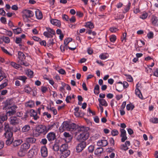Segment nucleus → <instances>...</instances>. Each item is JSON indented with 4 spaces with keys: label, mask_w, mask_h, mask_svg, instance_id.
I'll use <instances>...</instances> for the list:
<instances>
[{
    "label": "nucleus",
    "mask_w": 158,
    "mask_h": 158,
    "mask_svg": "<svg viewBox=\"0 0 158 158\" xmlns=\"http://www.w3.org/2000/svg\"><path fill=\"white\" fill-rule=\"evenodd\" d=\"M4 130L5 131L4 134L5 138L7 139L6 143L7 145H10L12 142V140L14 139L13 137V133L12 131V128L9 126V124L6 122L4 123Z\"/></svg>",
    "instance_id": "f257e3e1"
},
{
    "label": "nucleus",
    "mask_w": 158,
    "mask_h": 158,
    "mask_svg": "<svg viewBox=\"0 0 158 158\" xmlns=\"http://www.w3.org/2000/svg\"><path fill=\"white\" fill-rule=\"evenodd\" d=\"M76 127L77 125L75 123H69L67 122H64L60 127V129L62 130L74 131H76Z\"/></svg>",
    "instance_id": "f03ea898"
},
{
    "label": "nucleus",
    "mask_w": 158,
    "mask_h": 158,
    "mask_svg": "<svg viewBox=\"0 0 158 158\" xmlns=\"http://www.w3.org/2000/svg\"><path fill=\"white\" fill-rule=\"evenodd\" d=\"M46 128V125H39L36 127V131L40 134L45 135L47 133Z\"/></svg>",
    "instance_id": "7ed1b4c3"
},
{
    "label": "nucleus",
    "mask_w": 158,
    "mask_h": 158,
    "mask_svg": "<svg viewBox=\"0 0 158 158\" xmlns=\"http://www.w3.org/2000/svg\"><path fill=\"white\" fill-rule=\"evenodd\" d=\"M89 136V132L86 131L81 133L78 136V138L80 140H86Z\"/></svg>",
    "instance_id": "20e7f679"
},
{
    "label": "nucleus",
    "mask_w": 158,
    "mask_h": 158,
    "mask_svg": "<svg viewBox=\"0 0 158 158\" xmlns=\"http://www.w3.org/2000/svg\"><path fill=\"white\" fill-rule=\"evenodd\" d=\"M57 122L51 123L50 124L46 126L47 132L52 129H54L56 128H57Z\"/></svg>",
    "instance_id": "39448f33"
},
{
    "label": "nucleus",
    "mask_w": 158,
    "mask_h": 158,
    "mask_svg": "<svg viewBox=\"0 0 158 158\" xmlns=\"http://www.w3.org/2000/svg\"><path fill=\"white\" fill-rule=\"evenodd\" d=\"M7 119V115L2 114L0 115V129L3 127V123Z\"/></svg>",
    "instance_id": "423d86ee"
},
{
    "label": "nucleus",
    "mask_w": 158,
    "mask_h": 158,
    "mask_svg": "<svg viewBox=\"0 0 158 158\" xmlns=\"http://www.w3.org/2000/svg\"><path fill=\"white\" fill-rule=\"evenodd\" d=\"M85 142H82L79 143L77 147L76 150L77 152H81L86 146Z\"/></svg>",
    "instance_id": "0eeeda50"
},
{
    "label": "nucleus",
    "mask_w": 158,
    "mask_h": 158,
    "mask_svg": "<svg viewBox=\"0 0 158 158\" xmlns=\"http://www.w3.org/2000/svg\"><path fill=\"white\" fill-rule=\"evenodd\" d=\"M46 138L49 141L51 142L56 139V134L53 132H50L47 135Z\"/></svg>",
    "instance_id": "6e6552de"
},
{
    "label": "nucleus",
    "mask_w": 158,
    "mask_h": 158,
    "mask_svg": "<svg viewBox=\"0 0 158 158\" xmlns=\"http://www.w3.org/2000/svg\"><path fill=\"white\" fill-rule=\"evenodd\" d=\"M23 141L21 139L15 140H12L11 143L10 144L11 145L13 148H17L22 143Z\"/></svg>",
    "instance_id": "1a4fd4ad"
},
{
    "label": "nucleus",
    "mask_w": 158,
    "mask_h": 158,
    "mask_svg": "<svg viewBox=\"0 0 158 158\" xmlns=\"http://www.w3.org/2000/svg\"><path fill=\"white\" fill-rule=\"evenodd\" d=\"M17 108V106H16L10 107V110L7 111L6 114L7 115H8L9 116H10L15 114L16 113V110Z\"/></svg>",
    "instance_id": "9d476101"
},
{
    "label": "nucleus",
    "mask_w": 158,
    "mask_h": 158,
    "mask_svg": "<svg viewBox=\"0 0 158 158\" xmlns=\"http://www.w3.org/2000/svg\"><path fill=\"white\" fill-rule=\"evenodd\" d=\"M23 12L26 18L33 17L34 15L33 11L30 10L25 9L23 11Z\"/></svg>",
    "instance_id": "9b49d317"
},
{
    "label": "nucleus",
    "mask_w": 158,
    "mask_h": 158,
    "mask_svg": "<svg viewBox=\"0 0 158 158\" xmlns=\"http://www.w3.org/2000/svg\"><path fill=\"white\" fill-rule=\"evenodd\" d=\"M37 150L34 149V147L31 149L28 153V156L29 158H31L37 154Z\"/></svg>",
    "instance_id": "f8f14e48"
},
{
    "label": "nucleus",
    "mask_w": 158,
    "mask_h": 158,
    "mask_svg": "<svg viewBox=\"0 0 158 158\" xmlns=\"http://www.w3.org/2000/svg\"><path fill=\"white\" fill-rule=\"evenodd\" d=\"M41 156L44 158L46 157L48 155V152L47 148L46 146L42 147L40 149Z\"/></svg>",
    "instance_id": "ddd939ff"
},
{
    "label": "nucleus",
    "mask_w": 158,
    "mask_h": 158,
    "mask_svg": "<svg viewBox=\"0 0 158 158\" xmlns=\"http://www.w3.org/2000/svg\"><path fill=\"white\" fill-rule=\"evenodd\" d=\"M19 123V119L16 117H12L10 118V123L13 125H15Z\"/></svg>",
    "instance_id": "4468645a"
},
{
    "label": "nucleus",
    "mask_w": 158,
    "mask_h": 158,
    "mask_svg": "<svg viewBox=\"0 0 158 158\" xmlns=\"http://www.w3.org/2000/svg\"><path fill=\"white\" fill-rule=\"evenodd\" d=\"M30 113L31 116L33 117L34 120H36L39 118V116L37 114V112L35 110L31 109L30 110Z\"/></svg>",
    "instance_id": "2eb2a0df"
},
{
    "label": "nucleus",
    "mask_w": 158,
    "mask_h": 158,
    "mask_svg": "<svg viewBox=\"0 0 158 158\" xmlns=\"http://www.w3.org/2000/svg\"><path fill=\"white\" fill-rule=\"evenodd\" d=\"M70 151L68 150H66L64 151L61 152L60 155V158H66L70 154Z\"/></svg>",
    "instance_id": "dca6fc26"
},
{
    "label": "nucleus",
    "mask_w": 158,
    "mask_h": 158,
    "mask_svg": "<svg viewBox=\"0 0 158 158\" xmlns=\"http://www.w3.org/2000/svg\"><path fill=\"white\" fill-rule=\"evenodd\" d=\"M63 135L65 137V140L66 142H69L72 139V137L69 133L64 132Z\"/></svg>",
    "instance_id": "f3484780"
},
{
    "label": "nucleus",
    "mask_w": 158,
    "mask_h": 158,
    "mask_svg": "<svg viewBox=\"0 0 158 158\" xmlns=\"http://www.w3.org/2000/svg\"><path fill=\"white\" fill-rule=\"evenodd\" d=\"M35 102L32 100H30L25 103V106L26 107L32 108L35 106Z\"/></svg>",
    "instance_id": "a211bd4d"
},
{
    "label": "nucleus",
    "mask_w": 158,
    "mask_h": 158,
    "mask_svg": "<svg viewBox=\"0 0 158 158\" xmlns=\"http://www.w3.org/2000/svg\"><path fill=\"white\" fill-rule=\"evenodd\" d=\"M151 23L153 25L158 26V19L154 15H152L151 19Z\"/></svg>",
    "instance_id": "6ab92c4d"
},
{
    "label": "nucleus",
    "mask_w": 158,
    "mask_h": 158,
    "mask_svg": "<svg viewBox=\"0 0 158 158\" xmlns=\"http://www.w3.org/2000/svg\"><path fill=\"white\" fill-rule=\"evenodd\" d=\"M108 144L107 141L106 139L99 140L97 142V144L98 146L101 147H105Z\"/></svg>",
    "instance_id": "aec40b11"
},
{
    "label": "nucleus",
    "mask_w": 158,
    "mask_h": 158,
    "mask_svg": "<svg viewBox=\"0 0 158 158\" xmlns=\"http://www.w3.org/2000/svg\"><path fill=\"white\" fill-rule=\"evenodd\" d=\"M36 18L38 19H41L43 17L42 13L41 11L38 9L36 10L35 12Z\"/></svg>",
    "instance_id": "412c9836"
},
{
    "label": "nucleus",
    "mask_w": 158,
    "mask_h": 158,
    "mask_svg": "<svg viewBox=\"0 0 158 158\" xmlns=\"http://www.w3.org/2000/svg\"><path fill=\"white\" fill-rule=\"evenodd\" d=\"M30 145L29 144L27 143H24L21 145L20 148L22 150L27 152V150L30 148Z\"/></svg>",
    "instance_id": "4be33fe9"
},
{
    "label": "nucleus",
    "mask_w": 158,
    "mask_h": 158,
    "mask_svg": "<svg viewBox=\"0 0 158 158\" xmlns=\"http://www.w3.org/2000/svg\"><path fill=\"white\" fill-rule=\"evenodd\" d=\"M36 139L34 137H28L26 139V141L28 143H34L36 141Z\"/></svg>",
    "instance_id": "5701e85b"
},
{
    "label": "nucleus",
    "mask_w": 158,
    "mask_h": 158,
    "mask_svg": "<svg viewBox=\"0 0 158 158\" xmlns=\"http://www.w3.org/2000/svg\"><path fill=\"white\" fill-rule=\"evenodd\" d=\"M15 79H18L22 81L23 83H26L27 77L25 76H19L16 77L15 78Z\"/></svg>",
    "instance_id": "b1692460"
},
{
    "label": "nucleus",
    "mask_w": 158,
    "mask_h": 158,
    "mask_svg": "<svg viewBox=\"0 0 158 158\" xmlns=\"http://www.w3.org/2000/svg\"><path fill=\"white\" fill-rule=\"evenodd\" d=\"M50 22L53 25L57 26H60L61 24L60 21L56 19H51Z\"/></svg>",
    "instance_id": "393cba45"
},
{
    "label": "nucleus",
    "mask_w": 158,
    "mask_h": 158,
    "mask_svg": "<svg viewBox=\"0 0 158 158\" xmlns=\"http://www.w3.org/2000/svg\"><path fill=\"white\" fill-rule=\"evenodd\" d=\"M85 27L90 29H93L94 27V24L91 21H88L85 23Z\"/></svg>",
    "instance_id": "a878e982"
},
{
    "label": "nucleus",
    "mask_w": 158,
    "mask_h": 158,
    "mask_svg": "<svg viewBox=\"0 0 158 158\" xmlns=\"http://www.w3.org/2000/svg\"><path fill=\"white\" fill-rule=\"evenodd\" d=\"M76 133L82 132L85 131L86 130H85V128L84 126H79L78 125H77V127L76 129Z\"/></svg>",
    "instance_id": "bb28decb"
},
{
    "label": "nucleus",
    "mask_w": 158,
    "mask_h": 158,
    "mask_svg": "<svg viewBox=\"0 0 158 158\" xmlns=\"http://www.w3.org/2000/svg\"><path fill=\"white\" fill-rule=\"evenodd\" d=\"M135 93L139 98L141 99H143L142 94L139 89H136L135 90Z\"/></svg>",
    "instance_id": "cd10ccee"
},
{
    "label": "nucleus",
    "mask_w": 158,
    "mask_h": 158,
    "mask_svg": "<svg viewBox=\"0 0 158 158\" xmlns=\"http://www.w3.org/2000/svg\"><path fill=\"white\" fill-rule=\"evenodd\" d=\"M30 127L29 125H25L22 128L21 131L22 132H27L30 130Z\"/></svg>",
    "instance_id": "c85d7f7f"
},
{
    "label": "nucleus",
    "mask_w": 158,
    "mask_h": 158,
    "mask_svg": "<svg viewBox=\"0 0 158 158\" xmlns=\"http://www.w3.org/2000/svg\"><path fill=\"white\" fill-rule=\"evenodd\" d=\"M18 57L19 60H23L26 58V56L21 51L18 52Z\"/></svg>",
    "instance_id": "c756f323"
},
{
    "label": "nucleus",
    "mask_w": 158,
    "mask_h": 158,
    "mask_svg": "<svg viewBox=\"0 0 158 158\" xmlns=\"http://www.w3.org/2000/svg\"><path fill=\"white\" fill-rule=\"evenodd\" d=\"M109 55L107 53H102L99 56L100 58L102 60H105L107 58Z\"/></svg>",
    "instance_id": "7c9ffc66"
},
{
    "label": "nucleus",
    "mask_w": 158,
    "mask_h": 158,
    "mask_svg": "<svg viewBox=\"0 0 158 158\" xmlns=\"http://www.w3.org/2000/svg\"><path fill=\"white\" fill-rule=\"evenodd\" d=\"M98 100L100 104L102 106H108V103L105 99L98 98Z\"/></svg>",
    "instance_id": "2f4dec72"
},
{
    "label": "nucleus",
    "mask_w": 158,
    "mask_h": 158,
    "mask_svg": "<svg viewBox=\"0 0 158 158\" xmlns=\"http://www.w3.org/2000/svg\"><path fill=\"white\" fill-rule=\"evenodd\" d=\"M68 147L67 144H62L60 146V149L61 152L64 151L66 150H68Z\"/></svg>",
    "instance_id": "473e14b6"
},
{
    "label": "nucleus",
    "mask_w": 158,
    "mask_h": 158,
    "mask_svg": "<svg viewBox=\"0 0 158 158\" xmlns=\"http://www.w3.org/2000/svg\"><path fill=\"white\" fill-rule=\"evenodd\" d=\"M100 87L98 85H97L94 87V92L95 94L98 95L100 93Z\"/></svg>",
    "instance_id": "72a5a7b5"
},
{
    "label": "nucleus",
    "mask_w": 158,
    "mask_h": 158,
    "mask_svg": "<svg viewBox=\"0 0 158 158\" xmlns=\"http://www.w3.org/2000/svg\"><path fill=\"white\" fill-rule=\"evenodd\" d=\"M12 103V100L11 99H7L5 103V107L9 108L10 107L8 106L10 105Z\"/></svg>",
    "instance_id": "f704fd0d"
},
{
    "label": "nucleus",
    "mask_w": 158,
    "mask_h": 158,
    "mask_svg": "<svg viewBox=\"0 0 158 158\" xmlns=\"http://www.w3.org/2000/svg\"><path fill=\"white\" fill-rule=\"evenodd\" d=\"M55 42L54 41V39L52 38H51L49 40L47 44V46L49 47L50 46H52L53 45L55 44Z\"/></svg>",
    "instance_id": "c9c22d12"
},
{
    "label": "nucleus",
    "mask_w": 158,
    "mask_h": 158,
    "mask_svg": "<svg viewBox=\"0 0 158 158\" xmlns=\"http://www.w3.org/2000/svg\"><path fill=\"white\" fill-rule=\"evenodd\" d=\"M103 151V149L101 147L97 148L95 151V154L97 155L101 154Z\"/></svg>",
    "instance_id": "e433bc0d"
},
{
    "label": "nucleus",
    "mask_w": 158,
    "mask_h": 158,
    "mask_svg": "<svg viewBox=\"0 0 158 158\" xmlns=\"http://www.w3.org/2000/svg\"><path fill=\"white\" fill-rule=\"evenodd\" d=\"M5 82L0 85V90L4 88L7 86L8 85V80L7 79L5 80Z\"/></svg>",
    "instance_id": "4c0bfd02"
},
{
    "label": "nucleus",
    "mask_w": 158,
    "mask_h": 158,
    "mask_svg": "<svg viewBox=\"0 0 158 158\" xmlns=\"http://www.w3.org/2000/svg\"><path fill=\"white\" fill-rule=\"evenodd\" d=\"M131 5V3L130 2H129L128 4L127 5V6L124 8V10L123 11V13H126L129 10Z\"/></svg>",
    "instance_id": "58836bf2"
},
{
    "label": "nucleus",
    "mask_w": 158,
    "mask_h": 158,
    "mask_svg": "<svg viewBox=\"0 0 158 158\" xmlns=\"http://www.w3.org/2000/svg\"><path fill=\"white\" fill-rule=\"evenodd\" d=\"M26 151L20 149L18 152V155L19 156H23L26 154Z\"/></svg>",
    "instance_id": "ea45409f"
},
{
    "label": "nucleus",
    "mask_w": 158,
    "mask_h": 158,
    "mask_svg": "<svg viewBox=\"0 0 158 158\" xmlns=\"http://www.w3.org/2000/svg\"><path fill=\"white\" fill-rule=\"evenodd\" d=\"M13 32L14 34H19L22 31V30L21 28L18 27L16 29H13Z\"/></svg>",
    "instance_id": "a19ab883"
},
{
    "label": "nucleus",
    "mask_w": 158,
    "mask_h": 158,
    "mask_svg": "<svg viewBox=\"0 0 158 158\" xmlns=\"http://www.w3.org/2000/svg\"><path fill=\"white\" fill-rule=\"evenodd\" d=\"M31 90V89L29 86V85H27L25 86L24 88L25 92L29 94L30 93Z\"/></svg>",
    "instance_id": "79ce46f5"
},
{
    "label": "nucleus",
    "mask_w": 158,
    "mask_h": 158,
    "mask_svg": "<svg viewBox=\"0 0 158 158\" xmlns=\"http://www.w3.org/2000/svg\"><path fill=\"white\" fill-rule=\"evenodd\" d=\"M134 108L135 106L131 104H128L126 106V108L127 110H132Z\"/></svg>",
    "instance_id": "37998d69"
},
{
    "label": "nucleus",
    "mask_w": 158,
    "mask_h": 158,
    "mask_svg": "<svg viewBox=\"0 0 158 158\" xmlns=\"http://www.w3.org/2000/svg\"><path fill=\"white\" fill-rule=\"evenodd\" d=\"M69 46L64 45H61L60 47V48L61 51L62 52H64L65 50H67Z\"/></svg>",
    "instance_id": "c03bdc74"
},
{
    "label": "nucleus",
    "mask_w": 158,
    "mask_h": 158,
    "mask_svg": "<svg viewBox=\"0 0 158 158\" xmlns=\"http://www.w3.org/2000/svg\"><path fill=\"white\" fill-rule=\"evenodd\" d=\"M26 73L27 76L30 78H32L33 77V72L30 69H28Z\"/></svg>",
    "instance_id": "a18cd8bd"
},
{
    "label": "nucleus",
    "mask_w": 158,
    "mask_h": 158,
    "mask_svg": "<svg viewBox=\"0 0 158 158\" xmlns=\"http://www.w3.org/2000/svg\"><path fill=\"white\" fill-rule=\"evenodd\" d=\"M10 65L11 66L16 69H18L20 68L19 64H17L14 62H11L10 63Z\"/></svg>",
    "instance_id": "49530a36"
},
{
    "label": "nucleus",
    "mask_w": 158,
    "mask_h": 158,
    "mask_svg": "<svg viewBox=\"0 0 158 158\" xmlns=\"http://www.w3.org/2000/svg\"><path fill=\"white\" fill-rule=\"evenodd\" d=\"M43 35L47 37L51 38L53 37V35L47 31H44L43 33Z\"/></svg>",
    "instance_id": "de8ad7c7"
},
{
    "label": "nucleus",
    "mask_w": 158,
    "mask_h": 158,
    "mask_svg": "<svg viewBox=\"0 0 158 158\" xmlns=\"http://www.w3.org/2000/svg\"><path fill=\"white\" fill-rule=\"evenodd\" d=\"M111 133L112 136H115L118 134L119 132L117 130L114 129L112 130L111 132Z\"/></svg>",
    "instance_id": "09e8293b"
},
{
    "label": "nucleus",
    "mask_w": 158,
    "mask_h": 158,
    "mask_svg": "<svg viewBox=\"0 0 158 158\" xmlns=\"http://www.w3.org/2000/svg\"><path fill=\"white\" fill-rule=\"evenodd\" d=\"M46 29L47 31V32H48V33H50V34H53V35L55 34V31L54 30H53L50 27H46Z\"/></svg>",
    "instance_id": "8fccbe9b"
},
{
    "label": "nucleus",
    "mask_w": 158,
    "mask_h": 158,
    "mask_svg": "<svg viewBox=\"0 0 158 158\" xmlns=\"http://www.w3.org/2000/svg\"><path fill=\"white\" fill-rule=\"evenodd\" d=\"M148 38L149 39H152L154 37V34L152 31H150L147 35Z\"/></svg>",
    "instance_id": "3c124183"
},
{
    "label": "nucleus",
    "mask_w": 158,
    "mask_h": 158,
    "mask_svg": "<svg viewBox=\"0 0 158 158\" xmlns=\"http://www.w3.org/2000/svg\"><path fill=\"white\" fill-rule=\"evenodd\" d=\"M110 41L111 42L114 43L116 40V37L115 35H112L110 36Z\"/></svg>",
    "instance_id": "603ef678"
},
{
    "label": "nucleus",
    "mask_w": 158,
    "mask_h": 158,
    "mask_svg": "<svg viewBox=\"0 0 158 158\" xmlns=\"http://www.w3.org/2000/svg\"><path fill=\"white\" fill-rule=\"evenodd\" d=\"M150 122L154 123H158V118H151L150 120Z\"/></svg>",
    "instance_id": "864d4df0"
},
{
    "label": "nucleus",
    "mask_w": 158,
    "mask_h": 158,
    "mask_svg": "<svg viewBox=\"0 0 158 158\" xmlns=\"http://www.w3.org/2000/svg\"><path fill=\"white\" fill-rule=\"evenodd\" d=\"M1 49L2 50V51L5 53L6 54L9 55L10 56H12V54H11L6 49L4 48V47H1Z\"/></svg>",
    "instance_id": "5fc2aeb1"
},
{
    "label": "nucleus",
    "mask_w": 158,
    "mask_h": 158,
    "mask_svg": "<svg viewBox=\"0 0 158 158\" xmlns=\"http://www.w3.org/2000/svg\"><path fill=\"white\" fill-rule=\"evenodd\" d=\"M3 40L6 43H8L10 42V39L7 37H3Z\"/></svg>",
    "instance_id": "6e6d98bb"
},
{
    "label": "nucleus",
    "mask_w": 158,
    "mask_h": 158,
    "mask_svg": "<svg viewBox=\"0 0 158 158\" xmlns=\"http://www.w3.org/2000/svg\"><path fill=\"white\" fill-rule=\"evenodd\" d=\"M109 30L112 33L115 32L118 30V29L115 27H112L110 28Z\"/></svg>",
    "instance_id": "4d7b16f0"
},
{
    "label": "nucleus",
    "mask_w": 158,
    "mask_h": 158,
    "mask_svg": "<svg viewBox=\"0 0 158 158\" xmlns=\"http://www.w3.org/2000/svg\"><path fill=\"white\" fill-rule=\"evenodd\" d=\"M148 14L147 13H144L142 14L140 16V18L142 19H144L147 18L148 17Z\"/></svg>",
    "instance_id": "13d9d810"
},
{
    "label": "nucleus",
    "mask_w": 158,
    "mask_h": 158,
    "mask_svg": "<svg viewBox=\"0 0 158 158\" xmlns=\"http://www.w3.org/2000/svg\"><path fill=\"white\" fill-rule=\"evenodd\" d=\"M120 136L122 137L121 142H124L127 139L126 135H120Z\"/></svg>",
    "instance_id": "bf43d9fd"
},
{
    "label": "nucleus",
    "mask_w": 158,
    "mask_h": 158,
    "mask_svg": "<svg viewBox=\"0 0 158 158\" xmlns=\"http://www.w3.org/2000/svg\"><path fill=\"white\" fill-rule=\"evenodd\" d=\"M49 109L51 111H52L54 115H55L57 114V110L54 107H50Z\"/></svg>",
    "instance_id": "052dcab7"
},
{
    "label": "nucleus",
    "mask_w": 158,
    "mask_h": 158,
    "mask_svg": "<svg viewBox=\"0 0 158 158\" xmlns=\"http://www.w3.org/2000/svg\"><path fill=\"white\" fill-rule=\"evenodd\" d=\"M22 39L20 37H16L15 42L17 44H19L21 43Z\"/></svg>",
    "instance_id": "680f3d73"
},
{
    "label": "nucleus",
    "mask_w": 158,
    "mask_h": 158,
    "mask_svg": "<svg viewBox=\"0 0 158 158\" xmlns=\"http://www.w3.org/2000/svg\"><path fill=\"white\" fill-rule=\"evenodd\" d=\"M5 30V33L7 35L10 37L12 35L13 33L11 31H8L6 30Z\"/></svg>",
    "instance_id": "e2e57ef3"
},
{
    "label": "nucleus",
    "mask_w": 158,
    "mask_h": 158,
    "mask_svg": "<svg viewBox=\"0 0 158 158\" xmlns=\"http://www.w3.org/2000/svg\"><path fill=\"white\" fill-rule=\"evenodd\" d=\"M39 43L41 46H44L45 47L47 45L46 41L44 40H41V41L39 42Z\"/></svg>",
    "instance_id": "0e129e2a"
},
{
    "label": "nucleus",
    "mask_w": 158,
    "mask_h": 158,
    "mask_svg": "<svg viewBox=\"0 0 158 158\" xmlns=\"http://www.w3.org/2000/svg\"><path fill=\"white\" fill-rule=\"evenodd\" d=\"M47 90L48 89L46 87L44 86L41 87V91L43 93H45Z\"/></svg>",
    "instance_id": "69168bd1"
},
{
    "label": "nucleus",
    "mask_w": 158,
    "mask_h": 158,
    "mask_svg": "<svg viewBox=\"0 0 158 158\" xmlns=\"http://www.w3.org/2000/svg\"><path fill=\"white\" fill-rule=\"evenodd\" d=\"M94 146L91 145L89 146L88 148L89 152H93L94 150Z\"/></svg>",
    "instance_id": "338daca9"
},
{
    "label": "nucleus",
    "mask_w": 158,
    "mask_h": 158,
    "mask_svg": "<svg viewBox=\"0 0 158 158\" xmlns=\"http://www.w3.org/2000/svg\"><path fill=\"white\" fill-rule=\"evenodd\" d=\"M52 148L54 151H57L59 150V148L57 144H55L53 146Z\"/></svg>",
    "instance_id": "774afa93"
}]
</instances>
